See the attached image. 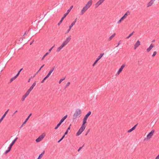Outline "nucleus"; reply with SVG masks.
Wrapping results in <instances>:
<instances>
[{"label": "nucleus", "instance_id": "f257e3e1", "mask_svg": "<svg viewBox=\"0 0 159 159\" xmlns=\"http://www.w3.org/2000/svg\"><path fill=\"white\" fill-rule=\"evenodd\" d=\"M93 3L92 0H90L86 4L85 6L83 7L80 12V15H83L87 10L90 8Z\"/></svg>", "mask_w": 159, "mask_h": 159}, {"label": "nucleus", "instance_id": "f03ea898", "mask_svg": "<svg viewBox=\"0 0 159 159\" xmlns=\"http://www.w3.org/2000/svg\"><path fill=\"white\" fill-rule=\"evenodd\" d=\"M70 36L67 38L63 42L61 45L57 48V52H59L65 46H66L68 43L69 42H70Z\"/></svg>", "mask_w": 159, "mask_h": 159}, {"label": "nucleus", "instance_id": "7ed1b4c3", "mask_svg": "<svg viewBox=\"0 0 159 159\" xmlns=\"http://www.w3.org/2000/svg\"><path fill=\"white\" fill-rule=\"evenodd\" d=\"M81 113L82 111L80 109H78L76 110L73 116V120L76 119L78 116H80Z\"/></svg>", "mask_w": 159, "mask_h": 159}, {"label": "nucleus", "instance_id": "20e7f679", "mask_svg": "<svg viewBox=\"0 0 159 159\" xmlns=\"http://www.w3.org/2000/svg\"><path fill=\"white\" fill-rule=\"evenodd\" d=\"M130 14V12L129 11H128L127 12L124 14V15L120 18V19L117 22V23L119 24L121 23V21L125 19L128 15H129Z\"/></svg>", "mask_w": 159, "mask_h": 159}, {"label": "nucleus", "instance_id": "39448f33", "mask_svg": "<svg viewBox=\"0 0 159 159\" xmlns=\"http://www.w3.org/2000/svg\"><path fill=\"white\" fill-rule=\"evenodd\" d=\"M45 136V133H43L41 135L39 136V137L37 139H36V142L37 143L40 142L44 138Z\"/></svg>", "mask_w": 159, "mask_h": 159}, {"label": "nucleus", "instance_id": "423d86ee", "mask_svg": "<svg viewBox=\"0 0 159 159\" xmlns=\"http://www.w3.org/2000/svg\"><path fill=\"white\" fill-rule=\"evenodd\" d=\"M85 128L84 127H83L81 126L80 128L79 129V131L76 134V136H78L80 135L82 132L85 129Z\"/></svg>", "mask_w": 159, "mask_h": 159}, {"label": "nucleus", "instance_id": "0eeeda50", "mask_svg": "<svg viewBox=\"0 0 159 159\" xmlns=\"http://www.w3.org/2000/svg\"><path fill=\"white\" fill-rule=\"evenodd\" d=\"M155 131L154 130H152L147 135V139H150L153 135Z\"/></svg>", "mask_w": 159, "mask_h": 159}, {"label": "nucleus", "instance_id": "6e6552de", "mask_svg": "<svg viewBox=\"0 0 159 159\" xmlns=\"http://www.w3.org/2000/svg\"><path fill=\"white\" fill-rule=\"evenodd\" d=\"M30 93L28 91H27L25 94L22 96L21 99V101H23L25 100V98L29 95Z\"/></svg>", "mask_w": 159, "mask_h": 159}, {"label": "nucleus", "instance_id": "1a4fd4ad", "mask_svg": "<svg viewBox=\"0 0 159 159\" xmlns=\"http://www.w3.org/2000/svg\"><path fill=\"white\" fill-rule=\"evenodd\" d=\"M125 66V64H123L122 65L121 67L119 69L118 71L117 72V73L116 75H118L120 74V73L122 71V70L124 68Z\"/></svg>", "mask_w": 159, "mask_h": 159}, {"label": "nucleus", "instance_id": "9d476101", "mask_svg": "<svg viewBox=\"0 0 159 159\" xmlns=\"http://www.w3.org/2000/svg\"><path fill=\"white\" fill-rule=\"evenodd\" d=\"M105 0H99L95 4V6L96 7H98L100 5L103 3Z\"/></svg>", "mask_w": 159, "mask_h": 159}, {"label": "nucleus", "instance_id": "9b49d317", "mask_svg": "<svg viewBox=\"0 0 159 159\" xmlns=\"http://www.w3.org/2000/svg\"><path fill=\"white\" fill-rule=\"evenodd\" d=\"M140 44V42L139 40H138L134 45V49L135 50L137 48Z\"/></svg>", "mask_w": 159, "mask_h": 159}, {"label": "nucleus", "instance_id": "f8f14e48", "mask_svg": "<svg viewBox=\"0 0 159 159\" xmlns=\"http://www.w3.org/2000/svg\"><path fill=\"white\" fill-rule=\"evenodd\" d=\"M154 47V45L152 43L149 48H148L146 50L147 52H149Z\"/></svg>", "mask_w": 159, "mask_h": 159}, {"label": "nucleus", "instance_id": "ddd939ff", "mask_svg": "<svg viewBox=\"0 0 159 159\" xmlns=\"http://www.w3.org/2000/svg\"><path fill=\"white\" fill-rule=\"evenodd\" d=\"M55 68V66H54L49 71V72L48 73L47 75V76H48L49 77V76L51 75V74L52 73V72L53 71L54 69Z\"/></svg>", "mask_w": 159, "mask_h": 159}, {"label": "nucleus", "instance_id": "4468645a", "mask_svg": "<svg viewBox=\"0 0 159 159\" xmlns=\"http://www.w3.org/2000/svg\"><path fill=\"white\" fill-rule=\"evenodd\" d=\"M36 84V81H35L32 85L30 87L29 89L28 90L29 92H30V91L33 89L34 87L35 86Z\"/></svg>", "mask_w": 159, "mask_h": 159}, {"label": "nucleus", "instance_id": "2eb2a0df", "mask_svg": "<svg viewBox=\"0 0 159 159\" xmlns=\"http://www.w3.org/2000/svg\"><path fill=\"white\" fill-rule=\"evenodd\" d=\"M154 2L153 1V0H151L148 4L147 5V7H149L151 6L152 4L154 3Z\"/></svg>", "mask_w": 159, "mask_h": 159}, {"label": "nucleus", "instance_id": "dca6fc26", "mask_svg": "<svg viewBox=\"0 0 159 159\" xmlns=\"http://www.w3.org/2000/svg\"><path fill=\"white\" fill-rule=\"evenodd\" d=\"M9 111V110H8L4 114V115L2 116V118L0 119V121L2 122V120H3V118L5 117L6 114H7L8 111Z\"/></svg>", "mask_w": 159, "mask_h": 159}, {"label": "nucleus", "instance_id": "f3484780", "mask_svg": "<svg viewBox=\"0 0 159 159\" xmlns=\"http://www.w3.org/2000/svg\"><path fill=\"white\" fill-rule=\"evenodd\" d=\"M87 120L85 119V118H84L83 119V124L81 126L83 127H84L85 128L86 127V126L85 125V124L86 123V121Z\"/></svg>", "mask_w": 159, "mask_h": 159}, {"label": "nucleus", "instance_id": "a211bd4d", "mask_svg": "<svg viewBox=\"0 0 159 159\" xmlns=\"http://www.w3.org/2000/svg\"><path fill=\"white\" fill-rule=\"evenodd\" d=\"M77 18H76L75 20L72 22V23L70 25L69 27L70 28H71L73 26L75 25L76 22L77 21Z\"/></svg>", "mask_w": 159, "mask_h": 159}, {"label": "nucleus", "instance_id": "6ab92c4d", "mask_svg": "<svg viewBox=\"0 0 159 159\" xmlns=\"http://www.w3.org/2000/svg\"><path fill=\"white\" fill-rule=\"evenodd\" d=\"M91 114V112L90 111H89L88 113L85 115L84 118H85V119L87 120L88 117Z\"/></svg>", "mask_w": 159, "mask_h": 159}, {"label": "nucleus", "instance_id": "aec40b11", "mask_svg": "<svg viewBox=\"0 0 159 159\" xmlns=\"http://www.w3.org/2000/svg\"><path fill=\"white\" fill-rule=\"evenodd\" d=\"M137 124L135 125L131 129H129V130H128V132L129 133L131 132L132 131L134 130L135 129L136 126H137Z\"/></svg>", "mask_w": 159, "mask_h": 159}, {"label": "nucleus", "instance_id": "412c9836", "mask_svg": "<svg viewBox=\"0 0 159 159\" xmlns=\"http://www.w3.org/2000/svg\"><path fill=\"white\" fill-rule=\"evenodd\" d=\"M18 139V137H16L12 142V143H11L10 144V145H11V146H12L13 145V144L15 143V142Z\"/></svg>", "mask_w": 159, "mask_h": 159}, {"label": "nucleus", "instance_id": "4be33fe9", "mask_svg": "<svg viewBox=\"0 0 159 159\" xmlns=\"http://www.w3.org/2000/svg\"><path fill=\"white\" fill-rule=\"evenodd\" d=\"M45 153V151H44L43 152L39 155L38 157V159H40L43 157Z\"/></svg>", "mask_w": 159, "mask_h": 159}, {"label": "nucleus", "instance_id": "5701e85b", "mask_svg": "<svg viewBox=\"0 0 159 159\" xmlns=\"http://www.w3.org/2000/svg\"><path fill=\"white\" fill-rule=\"evenodd\" d=\"M104 53L100 54V55L98 56L97 60L98 61L102 58V57L104 55Z\"/></svg>", "mask_w": 159, "mask_h": 159}, {"label": "nucleus", "instance_id": "b1692460", "mask_svg": "<svg viewBox=\"0 0 159 159\" xmlns=\"http://www.w3.org/2000/svg\"><path fill=\"white\" fill-rule=\"evenodd\" d=\"M67 115L65 116L63 118H62V119H61V120L60 121V122L61 123H62L67 118Z\"/></svg>", "mask_w": 159, "mask_h": 159}, {"label": "nucleus", "instance_id": "393cba45", "mask_svg": "<svg viewBox=\"0 0 159 159\" xmlns=\"http://www.w3.org/2000/svg\"><path fill=\"white\" fill-rule=\"evenodd\" d=\"M116 35L115 33L113 34L108 39V40L110 41Z\"/></svg>", "mask_w": 159, "mask_h": 159}, {"label": "nucleus", "instance_id": "a878e982", "mask_svg": "<svg viewBox=\"0 0 159 159\" xmlns=\"http://www.w3.org/2000/svg\"><path fill=\"white\" fill-rule=\"evenodd\" d=\"M17 77L16 75L14 77L11 78L10 80V83H11L12 82L13 80H15Z\"/></svg>", "mask_w": 159, "mask_h": 159}, {"label": "nucleus", "instance_id": "bb28decb", "mask_svg": "<svg viewBox=\"0 0 159 159\" xmlns=\"http://www.w3.org/2000/svg\"><path fill=\"white\" fill-rule=\"evenodd\" d=\"M61 123H61L60 121L58 123V124L56 126L55 128L54 129L55 130L57 129V128H58V127L60 125H61Z\"/></svg>", "mask_w": 159, "mask_h": 159}, {"label": "nucleus", "instance_id": "cd10ccee", "mask_svg": "<svg viewBox=\"0 0 159 159\" xmlns=\"http://www.w3.org/2000/svg\"><path fill=\"white\" fill-rule=\"evenodd\" d=\"M134 33V32L133 31L132 33L129 34V35L127 37H126V39H128Z\"/></svg>", "mask_w": 159, "mask_h": 159}, {"label": "nucleus", "instance_id": "c85d7f7f", "mask_svg": "<svg viewBox=\"0 0 159 159\" xmlns=\"http://www.w3.org/2000/svg\"><path fill=\"white\" fill-rule=\"evenodd\" d=\"M73 7V6H71L70 7V8H69V9L67 10V12L68 13H69V12L70 11V10H71V9Z\"/></svg>", "mask_w": 159, "mask_h": 159}, {"label": "nucleus", "instance_id": "c756f323", "mask_svg": "<svg viewBox=\"0 0 159 159\" xmlns=\"http://www.w3.org/2000/svg\"><path fill=\"white\" fill-rule=\"evenodd\" d=\"M48 55V53H46V54L43 56L42 58L41 59V60H43L44 58Z\"/></svg>", "mask_w": 159, "mask_h": 159}, {"label": "nucleus", "instance_id": "7c9ffc66", "mask_svg": "<svg viewBox=\"0 0 159 159\" xmlns=\"http://www.w3.org/2000/svg\"><path fill=\"white\" fill-rule=\"evenodd\" d=\"M48 76H47L46 75V76L43 79V80L41 82V83H43L44 81V80H46L47 78H48Z\"/></svg>", "mask_w": 159, "mask_h": 159}, {"label": "nucleus", "instance_id": "2f4dec72", "mask_svg": "<svg viewBox=\"0 0 159 159\" xmlns=\"http://www.w3.org/2000/svg\"><path fill=\"white\" fill-rule=\"evenodd\" d=\"M65 77H64L63 78V79H61L59 81V84H61V83L64 80H65Z\"/></svg>", "mask_w": 159, "mask_h": 159}, {"label": "nucleus", "instance_id": "473e14b6", "mask_svg": "<svg viewBox=\"0 0 159 159\" xmlns=\"http://www.w3.org/2000/svg\"><path fill=\"white\" fill-rule=\"evenodd\" d=\"M23 70V68H21V69L18 72L17 74L16 75V76L18 77V76L20 74V72H21V71Z\"/></svg>", "mask_w": 159, "mask_h": 159}, {"label": "nucleus", "instance_id": "72a5a7b5", "mask_svg": "<svg viewBox=\"0 0 159 159\" xmlns=\"http://www.w3.org/2000/svg\"><path fill=\"white\" fill-rule=\"evenodd\" d=\"M64 19L63 18H62L61 20H60V21H59V23L58 24V25H60L61 24V23L62 20H63Z\"/></svg>", "mask_w": 159, "mask_h": 159}, {"label": "nucleus", "instance_id": "f704fd0d", "mask_svg": "<svg viewBox=\"0 0 159 159\" xmlns=\"http://www.w3.org/2000/svg\"><path fill=\"white\" fill-rule=\"evenodd\" d=\"M157 52L156 51H155L153 52V54L152 55V57H154L156 55Z\"/></svg>", "mask_w": 159, "mask_h": 159}, {"label": "nucleus", "instance_id": "c9c22d12", "mask_svg": "<svg viewBox=\"0 0 159 159\" xmlns=\"http://www.w3.org/2000/svg\"><path fill=\"white\" fill-rule=\"evenodd\" d=\"M68 13L67 12H66V13H65L64 15L63 16V17L62 18H63L64 19L66 16L68 15Z\"/></svg>", "mask_w": 159, "mask_h": 159}, {"label": "nucleus", "instance_id": "e433bc0d", "mask_svg": "<svg viewBox=\"0 0 159 159\" xmlns=\"http://www.w3.org/2000/svg\"><path fill=\"white\" fill-rule=\"evenodd\" d=\"M70 84V82H68L66 84V85L65 86V88H66V87H67Z\"/></svg>", "mask_w": 159, "mask_h": 159}, {"label": "nucleus", "instance_id": "4c0bfd02", "mask_svg": "<svg viewBox=\"0 0 159 159\" xmlns=\"http://www.w3.org/2000/svg\"><path fill=\"white\" fill-rule=\"evenodd\" d=\"M98 61L97 60H96L93 63V66H94L95 65V64H96V63Z\"/></svg>", "mask_w": 159, "mask_h": 159}, {"label": "nucleus", "instance_id": "58836bf2", "mask_svg": "<svg viewBox=\"0 0 159 159\" xmlns=\"http://www.w3.org/2000/svg\"><path fill=\"white\" fill-rule=\"evenodd\" d=\"M28 120V119H26L25 120V121L23 123V124H22V125H21V127H22L23 125L25 123L27 122V121Z\"/></svg>", "mask_w": 159, "mask_h": 159}, {"label": "nucleus", "instance_id": "ea45409f", "mask_svg": "<svg viewBox=\"0 0 159 159\" xmlns=\"http://www.w3.org/2000/svg\"><path fill=\"white\" fill-rule=\"evenodd\" d=\"M90 129H88V130H87L86 133V134H85V135H87V134H88V133H89V132L90 131Z\"/></svg>", "mask_w": 159, "mask_h": 159}, {"label": "nucleus", "instance_id": "a19ab883", "mask_svg": "<svg viewBox=\"0 0 159 159\" xmlns=\"http://www.w3.org/2000/svg\"><path fill=\"white\" fill-rule=\"evenodd\" d=\"M84 144L83 145V146L82 147H80L78 149V151L79 152L80 150L84 146Z\"/></svg>", "mask_w": 159, "mask_h": 159}, {"label": "nucleus", "instance_id": "79ce46f5", "mask_svg": "<svg viewBox=\"0 0 159 159\" xmlns=\"http://www.w3.org/2000/svg\"><path fill=\"white\" fill-rule=\"evenodd\" d=\"M71 29V28H70V27H69V29H68V30L67 31L66 33V34L68 33L70 31Z\"/></svg>", "mask_w": 159, "mask_h": 159}, {"label": "nucleus", "instance_id": "37998d69", "mask_svg": "<svg viewBox=\"0 0 159 159\" xmlns=\"http://www.w3.org/2000/svg\"><path fill=\"white\" fill-rule=\"evenodd\" d=\"M12 146H11V145H10L9 146V147L8 148V150L9 151H10L11 150V148H12Z\"/></svg>", "mask_w": 159, "mask_h": 159}, {"label": "nucleus", "instance_id": "c03bdc74", "mask_svg": "<svg viewBox=\"0 0 159 159\" xmlns=\"http://www.w3.org/2000/svg\"><path fill=\"white\" fill-rule=\"evenodd\" d=\"M121 41H120L118 42L117 45L116 46V47H118L119 46V45L121 43Z\"/></svg>", "mask_w": 159, "mask_h": 159}, {"label": "nucleus", "instance_id": "a18cd8bd", "mask_svg": "<svg viewBox=\"0 0 159 159\" xmlns=\"http://www.w3.org/2000/svg\"><path fill=\"white\" fill-rule=\"evenodd\" d=\"M30 30V29L29 30H28V31H26V32L23 35L24 36L25 34H27L28 33V32Z\"/></svg>", "mask_w": 159, "mask_h": 159}, {"label": "nucleus", "instance_id": "49530a36", "mask_svg": "<svg viewBox=\"0 0 159 159\" xmlns=\"http://www.w3.org/2000/svg\"><path fill=\"white\" fill-rule=\"evenodd\" d=\"M9 152V151L8 150H7L5 151V152H4V154H6L7 153Z\"/></svg>", "mask_w": 159, "mask_h": 159}, {"label": "nucleus", "instance_id": "de8ad7c7", "mask_svg": "<svg viewBox=\"0 0 159 159\" xmlns=\"http://www.w3.org/2000/svg\"><path fill=\"white\" fill-rule=\"evenodd\" d=\"M44 65H43L41 66V67L40 68V69H39V70L38 71H39L41 69V68L43 67V66H44Z\"/></svg>", "mask_w": 159, "mask_h": 159}, {"label": "nucleus", "instance_id": "09e8293b", "mask_svg": "<svg viewBox=\"0 0 159 159\" xmlns=\"http://www.w3.org/2000/svg\"><path fill=\"white\" fill-rule=\"evenodd\" d=\"M51 50H52L50 48L48 50V52H47V53H48V54H49V53H50V52Z\"/></svg>", "mask_w": 159, "mask_h": 159}, {"label": "nucleus", "instance_id": "8fccbe9b", "mask_svg": "<svg viewBox=\"0 0 159 159\" xmlns=\"http://www.w3.org/2000/svg\"><path fill=\"white\" fill-rule=\"evenodd\" d=\"M32 115V114L31 113L28 116V117L27 118V119H28H28H29V118L30 117V116Z\"/></svg>", "mask_w": 159, "mask_h": 159}, {"label": "nucleus", "instance_id": "3c124183", "mask_svg": "<svg viewBox=\"0 0 159 159\" xmlns=\"http://www.w3.org/2000/svg\"><path fill=\"white\" fill-rule=\"evenodd\" d=\"M156 159H159V154L156 157Z\"/></svg>", "mask_w": 159, "mask_h": 159}, {"label": "nucleus", "instance_id": "603ef678", "mask_svg": "<svg viewBox=\"0 0 159 159\" xmlns=\"http://www.w3.org/2000/svg\"><path fill=\"white\" fill-rule=\"evenodd\" d=\"M63 139L61 138L58 142V143H59Z\"/></svg>", "mask_w": 159, "mask_h": 159}, {"label": "nucleus", "instance_id": "864d4df0", "mask_svg": "<svg viewBox=\"0 0 159 159\" xmlns=\"http://www.w3.org/2000/svg\"><path fill=\"white\" fill-rule=\"evenodd\" d=\"M65 135L64 134V135L62 136V137H61V138L62 139H63L64 138Z\"/></svg>", "mask_w": 159, "mask_h": 159}, {"label": "nucleus", "instance_id": "5fc2aeb1", "mask_svg": "<svg viewBox=\"0 0 159 159\" xmlns=\"http://www.w3.org/2000/svg\"><path fill=\"white\" fill-rule=\"evenodd\" d=\"M68 133V131H66V132H65V134H64L65 135H66V134H67Z\"/></svg>", "mask_w": 159, "mask_h": 159}, {"label": "nucleus", "instance_id": "6e6d98bb", "mask_svg": "<svg viewBox=\"0 0 159 159\" xmlns=\"http://www.w3.org/2000/svg\"><path fill=\"white\" fill-rule=\"evenodd\" d=\"M17 112V110L14 113V114H13V115H14V114H15V113H16Z\"/></svg>", "mask_w": 159, "mask_h": 159}, {"label": "nucleus", "instance_id": "4d7b16f0", "mask_svg": "<svg viewBox=\"0 0 159 159\" xmlns=\"http://www.w3.org/2000/svg\"><path fill=\"white\" fill-rule=\"evenodd\" d=\"M54 45L50 49L52 50V49L54 48Z\"/></svg>", "mask_w": 159, "mask_h": 159}, {"label": "nucleus", "instance_id": "13d9d810", "mask_svg": "<svg viewBox=\"0 0 159 159\" xmlns=\"http://www.w3.org/2000/svg\"><path fill=\"white\" fill-rule=\"evenodd\" d=\"M33 42H34V41L31 42V43H30V45H31L32 44V43H33Z\"/></svg>", "mask_w": 159, "mask_h": 159}, {"label": "nucleus", "instance_id": "bf43d9fd", "mask_svg": "<svg viewBox=\"0 0 159 159\" xmlns=\"http://www.w3.org/2000/svg\"><path fill=\"white\" fill-rule=\"evenodd\" d=\"M70 127L69 126V127L67 129V130H70Z\"/></svg>", "mask_w": 159, "mask_h": 159}, {"label": "nucleus", "instance_id": "052dcab7", "mask_svg": "<svg viewBox=\"0 0 159 159\" xmlns=\"http://www.w3.org/2000/svg\"><path fill=\"white\" fill-rule=\"evenodd\" d=\"M30 79H29V80H28V82H30Z\"/></svg>", "mask_w": 159, "mask_h": 159}, {"label": "nucleus", "instance_id": "680f3d73", "mask_svg": "<svg viewBox=\"0 0 159 159\" xmlns=\"http://www.w3.org/2000/svg\"><path fill=\"white\" fill-rule=\"evenodd\" d=\"M154 41H155V40H153L152 42H154Z\"/></svg>", "mask_w": 159, "mask_h": 159}, {"label": "nucleus", "instance_id": "e2e57ef3", "mask_svg": "<svg viewBox=\"0 0 159 159\" xmlns=\"http://www.w3.org/2000/svg\"><path fill=\"white\" fill-rule=\"evenodd\" d=\"M68 130L67 129L66 131L68 132Z\"/></svg>", "mask_w": 159, "mask_h": 159}, {"label": "nucleus", "instance_id": "0e129e2a", "mask_svg": "<svg viewBox=\"0 0 159 159\" xmlns=\"http://www.w3.org/2000/svg\"><path fill=\"white\" fill-rule=\"evenodd\" d=\"M153 1L154 2V1H155V0H153Z\"/></svg>", "mask_w": 159, "mask_h": 159}, {"label": "nucleus", "instance_id": "69168bd1", "mask_svg": "<svg viewBox=\"0 0 159 159\" xmlns=\"http://www.w3.org/2000/svg\"><path fill=\"white\" fill-rule=\"evenodd\" d=\"M1 122L0 121V123H1Z\"/></svg>", "mask_w": 159, "mask_h": 159}, {"label": "nucleus", "instance_id": "338daca9", "mask_svg": "<svg viewBox=\"0 0 159 159\" xmlns=\"http://www.w3.org/2000/svg\"><path fill=\"white\" fill-rule=\"evenodd\" d=\"M37 159H38V158H37Z\"/></svg>", "mask_w": 159, "mask_h": 159}]
</instances>
